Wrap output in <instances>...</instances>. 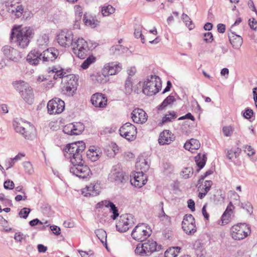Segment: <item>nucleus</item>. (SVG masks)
Returning a JSON list of instances; mask_svg holds the SVG:
<instances>
[{"label":"nucleus","instance_id":"nucleus-1","mask_svg":"<svg viewBox=\"0 0 257 257\" xmlns=\"http://www.w3.org/2000/svg\"><path fill=\"white\" fill-rule=\"evenodd\" d=\"M85 148L83 142H75L67 145L64 152L65 158L69 159L73 165L70 168V173L82 179L87 178L91 174L89 168L83 165L82 153Z\"/></svg>","mask_w":257,"mask_h":257},{"label":"nucleus","instance_id":"nucleus-2","mask_svg":"<svg viewBox=\"0 0 257 257\" xmlns=\"http://www.w3.org/2000/svg\"><path fill=\"white\" fill-rule=\"evenodd\" d=\"M34 35V30L31 27L15 26L12 29L11 38L19 47L25 48L28 46Z\"/></svg>","mask_w":257,"mask_h":257},{"label":"nucleus","instance_id":"nucleus-3","mask_svg":"<svg viewBox=\"0 0 257 257\" xmlns=\"http://www.w3.org/2000/svg\"><path fill=\"white\" fill-rule=\"evenodd\" d=\"M13 126L15 131L26 139H32L35 136V127L28 122L22 119L15 120L13 122Z\"/></svg>","mask_w":257,"mask_h":257},{"label":"nucleus","instance_id":"nucleus-4","mask_svg":"<svg viewBox=\"0 0 257 257\" xmlns=\"http://www.w3.org/2000/svg\"><path fill=\"white\" fill-rule=\"evenodd\" d=\"M162 83L160 78L156 75L148 77L144 82L143 93L149 96H152L158 93L161 89Z\"/></svg>","mask_w":257,"mask_h":257},{"label":"nucleus","instance_id":"nucleus-5","mask_svg":"<svg viewBox=\"0 0 257 257\" xmlns=\"http://www.w3.org/2000/svg\"><path fill=\"white\" fill-rule=\"evenodd\" d=\"M15 89L21 94L22 98L28 103L32 104L34 101V93L29 84L23 81H17L13 83Z\"/></svg>","mask_w":257,"mask_h":257},{"label":"nucleus","instance_id":"nucleus-6","mask_svg":"<svg viewBox=\"0 0 257 257\" xmlns=\"http://www.w3.org/2000/svg\"><path fill=\"white\" fill-rule=\"evenodd\" d=\"M251 232L250 226L246 223H238L230 228V235L235 240H242Z\"/></svg>","mask_w":257,"mask_h":257},{"label":"nucleus","instance_id":"nucleus-7","mask_svg":"<svg viewBox=\"0 0 257 257\" xmlns=\"http://www.w3.org/2000/svg\"><path fill=\"white\" fill-rule=\"evenodd\" d=\"M72 48L74 54L80 59H84L88 55L90 50L87 42L83 38L75 40Z\"/></svg>","mask_w":257,"mask_h":257},{"label":"nucleus","instance_id":"nucleus-8","mask_svg":"<svg viewBox=\"0 0 257 257\" xmlns=\"http://www.w3.org/2000/svg\"><path fill=\"white\" fill-rule=\"evenodd\" d=\"M67 83L63 88V92L68 96H73L75 93L77 86L78 78L74 74L65 76Z\"/></svg>","mask_w":257,"mask_h":257},{"label":"nucleus","instance_id":"nucleus-9","mask_svg":"<svg viewBox=\"0 0 257 257\" xmlns=\"http://www.w3.org/2000/svg\"><path fill=\"white\" fill-rule=\"evenodd\" d=\"M120 135L128 141H134L137 137V127L130 122H126L119 128Z\"/></svg>","mask_w":257,"mask_h":257},{"label":"nucleus","instance_id":"nucleus-10","mask_svg":"<svg viewBox=\"0 0 257 257\" xmlns=\"http://www.w3.org/2000/svg\"><path fill=\"white\" fill-rule=\"evenodd\" d=\"M134 224V218L132 214H122L119 217V219L116 224V228L118 231L124 232L133 226Z\"/></svg>","mask_w":257,"mask_h":257},{"label":"nucleus","instance_id":"nucleus-11","mask_svg":"<svg viewBox=\"0 0 257 257\" xmlns=\"http://www.w3.org/2000/svg\"><path fill=\"white\" fill-rule=\"evenodd\" d=\"M150 235V230L144 224L136 226L132 232V236L136 240L143 241Z\"/></svg>","mask_w":257,"mask_h":257},{"label":"nucleus","instance_id":"nucleus-12","mask_svg":"<svg viewBox=\"0 0 257 257\" xmlns=\"http://www.w3.org/2000/svg\"><path fill=\"white\" fill-rule=\"evenodd\" d=\"M64 102L58 98L52 99L47 104L48 112L50 114L60 113L64 110Z\"/></svg>","mask_w":257,"mask_h":257},{"label":"nucleus","instance_id":"nucleus-13","mask_svg":"<svg viewBox=\"0 0 257 257\" xmlns=\"http://www.w3.org/2000/svg\"><path fill=\"white\" fill-rule=\"evenodd\" d=\"M57 40L59 44L64 47L72 46L75 40L71 31H62L57 35Z\"/></svg>","mask_w":257,"mask_h":257},{"label":"nucleus","instance_id":"nucleus-14","mask_svg":"<svg viewBox=\"0 0 257 257\" xmlns=\"http://www.w3.org/2000/svg\"><path fill=\"white\" fill-rule=\"evenodd\" d=\"M182 225L183 230L188 234H193L196 231L195 219L191 214L184 216Z\"/></svg>","mask_w":257,"mask_h":257},{"label":"nucleus","instance_id":"nucleus-15","mask_svg":"<svg viewBox=\"0 0 257 257\" xmlns=\"http://www.w3.org/2000/svg\"><path fill=\"white\" fill-rule=\"evenodd\" d=\"M2 51L7 60L18 62L21 58L20 52L10 46L6 45L2 48Z\"/></svg>","mask_w":257,"mask_h":257},{"label":"nucleus","instance_id":"nucleus-16","mask_svg":"<svg viewBox=\"0 0 257 257\" xmlns=\"http://www.w3.org/2000/svg\"><path fill=\"white\" fill-rule=\"evenodd\" d=\"M84 130V125L82 123H70L63 127V132L69 135H79Z\"/></svg>","mask_w":257,"mask_h":257},{"label":"nucleus","instance_id":"nucleus-17","mask_svg":"<svg viewBox=\"0 0 257 257\" xmlns=\"http://www.w3.org/2000/svg\"><path fill=\"white\" fill-rule=\"evenodd\" d=\"M90 101L94 106L99 108L105 107L107 103V98L105 95L99 92L93 94Z\"/></svg>","mask_w":257,"mask_h":257},{"label":"nucleus","instance_id":"nucleus-18","mask_svg":"<svg viewBox=\"0 0 257 257\" xmlns=\"http://www.w3.org/2000/svg\"><path fill=\"white\" fill-rule=\"evenodd\" d=\"M124 179V173L119 165L114 166L108 175V179L112 182L120 183Z\"/></svg>","mask_w":257,"mask_h":257},{"label":"nucleus","instance_id":"nucleus-19","mask_svg":"<svg viewBox=\"0 0 257 257\" xmlns=\"http://www.w3.org/2000/svg\"><path fill=\"white\" fill-rule=\"evenodd\" d=\"M41 61H42V50H32L27 56V61L32 65H38Z\"/></svg>","mask_w":257,"mask_h":257},{"label":"nucleus","instance_id":"nucleus-20","mask_svg":"<svg viewBox=\"0 0 257 257\" xmlns=\"http://www.w3.org/2000/svg\"><path fill=\"white\" fill-rule=\"evenodd\" d=\"M133 121L137 123H144L148 119L146 112L141 108L135 109L131 113Z\"/></svg>","mask_w":257,"mask_h":257},{"label":"nucleus","instance_id":"nucleus-21","mask_svg":"<svg viewBox=\"0 0 257 257\" xmlns=\"http://www.w3.org/2000/svg\"><path fill=\"white\" fill-rule=\"evenodd\" d=\"M131 184L136 187L141 188L146 184L147 180L143 171L136 172L133 178L131 179Z\"/></svg>","mask_w":257,"mask_h":257},{"label":"nucleus","instance_id":"nucleus-22","mask_svg":"<svg viewBox=\"0 0 257 257\" xmlns=\"http://www.w3.org/2000/svg\"><path fill=\"white\" fill-rule=\"evenodd\" d=\"M175 137L169 130H165L160 134L158 139L160 145H169L175 140Z\"/></svg>","mask_w":257,"mask_h":257},{"label":"nucleus","instance_id":"nucleus-23","mask_svg":"<svg viewBox=\"0 0 257 257\" xmlns=\"http://www.w3.org/2000/svg\"><path fill=\"white\" fill-rule=\"evenodd\" d=\"M102 69L104 73L107 74L109 76L118 73L121 70L122 67L119 63L111 62L106 64Z\"/></svg>","mask_w":257,"mask_h":257},{"label":"nucleus","instance_id":"nucleus-24","mask_svg":"<svg viewBox=\"0 0 257 257\" xmlns=\"http://www.w3.org/2000/svg\"><path fill=\"white\" fill-rule=\"evenodd\" d=\"M59 54L58 50L55 48H47L42 52V61H52L57 58Z\"/></svg>","mask_w":257,"mask_h":257},{"label":"nucleus","instance_id":"nucleus-25","mask_svg":"<svg viewBox=\"0 0 257 257\" xmlns=\"http://www.w3.org/2000/svg\"><path fill=\"white\" fill-rule=\"evenodd\" d=\"M99 192V185L94 183H90L82 189V194L86 197L96 196Z\"/></svg>","mask_w":257,"mask_h":257},{"label":"nucleus","instance_id":"nucleus-26","mask_svg":"<svg viewBox=\"0 0 257 257\" xmlns=\"http://www.w3.org/2000/svg\"><path fill=\"white\" fill-rule=\"evenodd\" d=\"M97 208H102L103 207H110V210L113 213L111 216V218L115 220L118 216V210L115 205L110 201L104 200L98 203L96 206Z\"/></svg>","mask_w":257,"mask_h":257},{"label":"nucleus","instance_id":"nucleus-27","mask_svg":"<svg viewBox=\"0 0 257 257\" xmlns=\"http://www.w3.org/2000/svg\"><path fill=\"white\" fill-rule=\"evenodd\" d=\"M228 37L230 43L234 49H238L241 46L243 40L240 36L231 32V34H229Z\"/></svg>","mask_w":257,"mask_h":257},{"label":"nucleus","instance_id":"nucleus-28","mask_svg":"<svg viewBox=\"0 0 257 257\" xmlns=\"http://www.w3.org/2000/svg\"><path fill=\"white\" fill-rule=\"evenodd\" d=\"M107 74H105L102 69L101 72L97 73L91 76L92 80L95 83L104 84L106 83L109 79Z\"/></svg>","mask_w":257,"mask_h":257},{"label":"nucleus","instance_id":"nucleus-29","mask_svg":"<svg viewBox=\"0 0 257 257\" xmlns=\"http://www.w3.org/2000/svg\"><path fill=\"white\" fill-rule=\"evenodd\" d=\"M144 247L147 256L151 254L152 252L158 251L160 248V246H157L156 241L153 240H148L144 243Z\"/></svg>","mask_w":257,"mask_h":257},{"label":"nucleus","instance_id":"nucleus-30","mask_svg":"<svg viewBox=\"0 0 257 257\" xmlns=\"http://www.w3.org/2000/svg\"><path fill=\"white\" fill-rule=\"evenodd\" d=\"M200 147V144L196 139H191L189 141L186 142L184 146L186 150H189L191 152L198 150Z\"/></svg>","mask_w":257,"mask_h":257},{"label":"nucleus","instance_id":"nucleus-31","mask_svg":"<svg viewBox=\"0 0 257 257\" xmlns=\"http://www.w3.org/2000/svg\"><path fill=\"white\" fill-rule=\"evenodd\" d=\"M8 11L18 18L21 17L24 12V9L22 6L19 4L11 5V7L8 8Z\"/></svg>","mask_w":257,"mask_h":257},{"label":"nucleus","instance_id":"nucleus-32","mask_svg":"<svg viewBox=\"0 0 257 257\" xmlns=\"http://www.w3.org/2000/svg\"><path fill=\"white\" fill-rule=\"evenodd\" d=\"M100 154L101 152L99 149L93 147L90 148L87 152L86 156L91 161L95 162L99 158Z\"/></svg>","mask_w":257,"mask_h":257},{"label":"nucleus","instance_id":"nucleus-33","mask_svg":"<svg viewBox=\"0 0 257 257\" xmlns=\"http://www.w3.org/2000/svg\"><path fill=\"white\" fill-rule=\"evenodd\" d=\"M212 185V182L211 181H206L203 185L201 188L200 186L198 189L201 191L198 194V197L200 199L203 198L208 192L210 190L211 187Z\"/></svg>","mask_w":257,"mask_h":257},{"label":"nucleus","instance_id":"nucleus-34","mask_svg":"<svg viewBox=\"0 0 257 257\" xmlns=\"http://www.w3.org/2000/svg\"><path fill=\"white\" fill-rule=\"evenodd\" d=\"M48 72L54 74L53 78L54 79H57L58 78H62L64 76L63 69L59 67L53 66L49 67Z\"/></svg>","mask_w":257,"mask_h":257},{"label":"nucleus","instance_id":"nucleus-35","mask_svg":"<svg viewBox=\"0 0 257 257\" xmlns=\"http://www.w3.org/2000/svg\"><path fill=\"white\" fill-rule=\"evenodd\" d=\"M49 43V37L47 35L44 34L39 37L37 40V44L39 47L38 49L42 50L48 46Z\"/></svg>","mask_w":257,"mask_h":257},{"label":"nucleus","instance_id":"nucleus-36","mask_svg":"<svg viewBox=\"0 0 257 257\" xmlns=\"http://www.w3.org/2000/svg\"><path fill=\"white\" fill-rule=\"evenodd\" d=\"M206 159L207 158L205 155H201L200 154H198L196 157H195V161L197 166L199 168L198 171L204 167L206 164Z\"/></svg>","mask_w":257,"mask_h":257},{"label":"nucleus","instance_id":"nucleus-37","mask_svg":"<svg viewBox=\"0 0 257 257\" xmlns=\"http://www.w3.org/2000/svg\"><path fill=\"white\" fill-rule=\"evenodd\" d=\"M115 9L110 5H105L101 7V13L103 17H107L114 13Z\"/></svg>","mask_w":257,"mask_h":257},{"label":"nucleus","instance_id":"nucleus-38","mask_svg":"<svg viewBox=\"0 0 257 257\" xmlns=\"http://www.w3.org/2000/svg\"><path fill=\"white\" fill-rule=\"evenodd\" d=\"M175 100L174 96L169 95L158 106V109L160 110L165 109L167 106L172 104Z\"/></svg>","mask_w":257,"mask_h":257},{"label":"nucleus","instance_id":"nucleus-39","mask_svg":"<svg viewBox=\"0 0 257 257\" xmlns=\"http://www.w3.org/2000/svg\"><path fill=\"white\" fill-rule=\"evenodd\" d=\"M95 233L101 243L105 244L106 248H107V234L105 231L102 229H98L95 231Z\"/></svg>","mask_w":257,"mask_h":257},{"label":"nucleus","instance_id":"nucleus-40","mask_svg":"<svg viewBox=\"0 0 257 257\" xmlns=\"http://www.w3.org/2000/svg\"><path fill=\"white\" fill-rule=\"evenodd\" d=\"M177 117V115L174 111L170 112L168 114H166L163 117L162 122L160 124H163L171 121L173 119H175Z\"/></svg>","mask_w":257,"mask_h":257},{"label":"nucleus","instance_id":"nucleus-41","mask_svg":"<svg viewBox=\"0 0 257 257\" xmlns=\"http://www.w3.org/2000/svg\"><path fill=\"white\" fill-rule=\"evenodd\" d=\"M83 21L86 26H90L91 28H95L97 25V21L94 18L87 17L85 15L83 17Z\"/></svg>","mask_w":257,"mask_h":257},{"label":"nucleus","instance_id":"nucleus-42","mask_svg":"<svg viewBox=\"0 0 257 257\" xmlns=\"http://www.w3.org/2000/svg\"><path fill=\"white\" fill-rule=\"evenodd\" d=\"M180 248L179 247L170 248L167 249L164 254L165 257H176L178 254L176 252H179Z\"/></svg>","mask_w":257,"mask_h":257},{"label":"nucleus","instance_id":"nucleus-43","mask_svg":"<svg viewBox=\"0 0 257 257\" xmlns=\"http://www.w3.org/2000/svg\"><path fill=\"white\" fill-rule=\"evenodd\" d=\"M95 58L93 56H89L85 60H84L81 65V67L83 69H87L89 66L95 61Z\"/></svg>","mask_w":257,"mask_h":257},{"label":"nucleus","instance_id":"nucleus-44","mask_svg":"<svg viewBox=\"0 0 257 257\" xmlns=\"http://www.w3.org/2000/svg\"><path fill=\"white\" fill-rule=\"evenodd\" d=\"M131 77H128L125 82V93L130 94L133 91V81Z\"/></svg>","mask_w":257,"mask_h":257},{"label":"nucleus","instance_id":"nucleus-45","mask_svg":"<svg viewBox=\"0 0 257 257\" xmlns=\"http://www.w3.org/2000/svg\"><path fill=\"white\" fill-rule=\"evenodd\" d=\"M193 174V169L192 168L188 167L184 168L183 171L181 172V175L182 178L186 179H188Z\"/></svg>","mask_w":257,"mask_h":257},{"label":"nucleus","instance_id":"nucleus-46","mask_svg":"<svg viewBox=\"0 0 257 257\" xmlns=\"http://www.w3.org/2000/svg\"><path fill=\"white\" fill-rule=\"evenodd\" d=\"M240 206L246 210L247 212L250 215L253 212V207L251 204L248 202H245L240 204Z\"/></svg>","mask_w":257,"mask_h":257},{"label":"nucleus","instance_id":"nucleus-47","mask_svg":"<svg viewBox=\"0 0 257 257\" xmlns=\"http://www.w3.org/2000/svg\"><path fill=\"white\" fill-rule=\"evenodd\" d=\"M134 35L136 38H140L143 43L145 42L144 36L142 33V27L138 26V28L135 29Z\"/></svg>","mask_w":257,"mask_h":257},{"label":"nucleus","instance_id":"nucleus-48","mask_svg":"<svg viewBox=\"0 0 257 257\" xmlns=\"http://www.w3.org/2000/svg\"><path fill=\"white\" fill-rule=\"evenodd\" d=\"M230 216V215L223 213L220 220L218 221V223L221 225H224L227 224L229 222Z\"/></svg>","mask_w":257,"mask_h":257},{"label":"nucleus","instance_id":"nucleus-49","mask_svg":"<svg viewBox=\"0 0 257 257\" xmlns=\"http://www.w3.org/2000/svg\"><path fill=\"white\" fill-rule=\"evenodd\" d=\"M182 19L186 23V26H188L190 30H192L193 28L194 27L192 24V21H190V18L186 14H183Z\"/></svg>","mask_w":257,"mask_h":257},{"label":"nucleus","instance_id":"nucleus-50","mask_svg":"<svg viewBox=\"0 0 257 257\" xmlns=\"http://www.w3.org/2000/svg\"><path fill=\"white\" fill-rule=\"evenodd\" d=\"M136 166L137 167H140V169L142 170L141 171H145L149 168L148 163L146 160H144L141 163L140 162H137Z\"/></svg>","mask_w":257,"mask_h":257},{"label":"nucleus","instance_id":"nucleus-51","mask_svg":"<svg viewBox=\"0 0 257 257\" xmlns=\"http://www.w3.org/2000/svg\"><path fill=\"white\" fill-rule=\"evenodd\" d=\"M135 253L136 254H139V255H141L142 256H145V255L147 256V254H146V251H145V247H144V243H143L142 244H139V245H137V246L135 249Z\"/></svg>","mask_w":257,"mask_h":257},{"label":"nucleus","instance_id":"nucleus-52","mask_svg":"<svg viewBox=\"0 0 257 257\" xmlns=\"http://www.w3.org/2000/svg\"><path fill=\"white\" fill-rule=\"evenodd\" d=\"M23 166L25 168L26 173L31 174L33 172L32 165L30 162H25L23 163Z\"/></svg>","mask_w":257,"mask_h":257},{"label":"nucleus","instance_id":"nucleus-53","mask_svg":"<svg viewBox=\"0 0 257 257\" xmlns=\"http://www.w3.org/2000/svg\"><path fill=\"white\" fill-rule=\"evenodd\" d=\"M30 211V209L28 208H24L20 210L19 214L20 217L26 219L28 216Z\"/></svg>","mask_w":257,"mask_h":257},{"label":"nucleus","instance_id":"nucleus-54","mask_svg":"<svg viewBox=\"0 0 257 257\" xmlns=\"http://www.w3.org/2000/svg\"><path fill=\"white\" fill-rule=\"evenodd\" d=\"M223 133L226 137L230 136L233 132V128L231 126H224L222 129Z\"/></svg>","mask_w":257,"mask_h":257},{"label":"nucleus","instance_id":"nucleus-55","mask_svg":"<svg viewBox=\"0 0 257 257\" xmlns=\"http://www.w3.org/2000/svg\"><path fill=\"white\" fill-rule=\"evenodd\" d=\"M4 186L6 189H13L15 187L14 182L10 180H6L4 182Z\"/></svg>","mask_w":257,"mask_h":257},{"label":"nucleus","instance_id":"nucleus-56","mask_svg":"<svg viewBox=\"0 0 257 257\" xmlns=\"http://www.w3.org/2000/svg\"><path fill=\"white\" fill-rule=\"evenodd\" d=\"M253 111L251 109L247 108L243 113V116L246 119H249L253 115Z\"/></svg>","mask_w":257,"mask_h":257},{"label":"nucleus","instance_id":"nucleus-57","mask_svg":"<svg viewBox=\"0 0 257 257\" xmlns=\"http://www.w3.org/2000/svg\"><path fill=\"white\" fill-rule=\"evenodd\" d=\"M257 24L256 21L255 20L254 18L250 19L248 20V25L250 27V28L254 30H257V27L256 26Z\"/></svg>","mask_w":257,"mask_h":257},{"label":"nucleus","instance_id":"nucleus-58","mask_svg":"<svg viewBox=\"0 0 257 257\" xmlns=\"http://www.w3.org/2000/svg\"><path fill=\"white\" fill-rule=\"evenodd\" d=\"M123 47H122V45H116L115 46H113L111 47V51H112L114 54L117 55V54H119V52L120 51V50H122V49H123Z\"/></svg>","mask_w":257,"mask_h":257},{"label":"nucleus","instance_id":"nucleus-59","mask_svg":"<svg viewBox=\"0 0 257 257\" xmlns=\"http://www.w3.org/2000/svg\"><path fill=\"white\" fill-rule=\"evenodd\" d=\"M204 41L207 43L211 42L213 40V35L210 32L205 33L204 35Z\"/></svg>","mask_w":257,"mask_h":257},{"label":"nucleus","instance_id":"nucleus-60","mask_svg":"<svg viewBox=\"0 0 257 257\" xmlns=\"http://www.w3.org/2000/svg\"><path fill=\"white\" fill-rule=\"evenodd\" d=\"M78 252L81 255V257H89L93 255L94 254L93 251L92 250H89L88 251L79 250Z\"/></svg>","mask_w":257,"mask_h":257},{"label":"nucleus","instance_id":"nucleus-61","mask_svg":"<svg viewBox=\"0 0 257 257\" xmlns=\"http://www.w3.org/2000/svg\"><path fill=\"white\" fill-rule=\"evenodd\" d=\"M234 208V207L232 203L230 202L229 203V204L228 205V206L224 213H225L229 215H231Z\"/></svg>","mask_w":257,"mask_h":257},{"label":"nucleus","instance_id":"nucleus-62","mask_svg":"<svg viewBox=\"0 0 257 257\" xmlns=\"http://www.w3.org/2000/svg\"><path fill=\"white\" fill-rule=\"evenodd\" d=\"M50 229L56 235H58L60 234L61 229L60 228L56 225H51Z\"/></svg>","mask_w":257,"mask_h":257},{"label":"nucleus","instance_id":"nucleus-63","mask_svg":"<svg viewBox=\"0 0 257 257\" xmlns=\"http://www.w3.org/2000/svg\"><path fill=\"white\" fill-rule=\"evenodd\" d=\"M188 207L191 209L192 211H195V202L192 199H189L187 201Z\"/></svg>","mask_w":257,"mask_h":257},{"label":"nucleus","instance_id":"nucleus-64","mask_svg":"<svg viewBox=\"0 0 257 257\" xmlns=\"http://www.w3.org/2000/svg\"><path fill=\"white\" fill-rule=\"evenodd\" d=\"M191 119L192 120H195L194 117L190 112L187 113L186 115H185L184 116H182L180 117L179 118V120H182V119Z\"/></svg>","mask_w":257,"mask_h":257}]
</instances>
